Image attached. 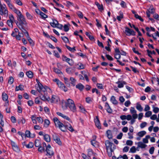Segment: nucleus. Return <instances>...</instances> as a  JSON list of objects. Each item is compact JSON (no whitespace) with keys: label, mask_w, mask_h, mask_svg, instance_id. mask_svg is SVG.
<instances>
[{"label":"nucleus","mask_w":159,"mask_h":159,"mask_svg":"<svg viewBox=\"0 0 159 159\" xmlns=\"http://www.w3.org/2000/svg\"><path fill=\"white\" fill-rule=\"evenodd\" d=\"M34 146V144L32 142H30L29 144L25 145L26 147L28 148H32Z\"/></svg>","instance_id":"42"},{"label":"nucleus","mask_w":159,"mask_h":159,"mask_svg":"<svg viewBox=\"0 0 159 159\" xmlns=\"http://www.w3.org/2000/svg\"><path fill=\"white\" fill-rule=\"evenodd\" d=\"M13 22V21L8 20L7 21V24L10 27H12V23Z\"/></svg>","instance_id":"55"},{"label":"nucleus","mask_w":159,"mask_h":159,"mask_svg":"<svg viewBox=\"0 0 159 159\" xmlns=\"http://www.w3.org/2000/svg\"><path fill=\"white\" fill-rule=\"evenodd\" d=\"M57 24H58V22L55 19H52V22L50 23V25L53 28L56 27Z\"/></svg>","instance_id":"17"},{"label":"nucleus","mask_w":159,"mask_h":159,"mask_svg":"<svg viewBox=\"0 0 159 159\" xmlns=\"http://www.w3.org/2000/svg\"><path fill=\"white\" fill-rule=\"evenodd\" d=\"M152 112L150 111H148L145 113V116L146 117H150L152 115Z\"/></svg>","instance_id":"49"},{"label":"nucleus","mask_w":159,"mask_h":159,"mask_svg":"<svg viewBox=\"0 0 159 159\" xmlns=\"http://www.w3.org/2000/svg\"><path fill=\"white\" fill-rule=\"evenodd\" d=\"M65 106L64 107L62 106V108L65 110L68 107L70 110L73 112H75L76 111V108L75 105V104L73 100L69 98L65 102Z\"/></svg>","instance_id":"1"},{"label":"nucleus","mask_w":159,"mask_h":159,"mask_svg":"<svg viewBox=\"0 0 159 159\" xmlns=\"http://www.w3.org/2000/svg\"><path fill=\"white\" fill-rule=\"evenodd\" d=\"M53 138L54 140L58 145H61L62 144L61 142V140L56 135H53Z\"/></svg>","instance_id":"12"},{"label":"nucleus","mask_w":159,"mask_h":159,"mask_svg":"<svg viewBox=\"0 0 159 159\" xmlns=\"http://www.w3.org/2000/svg\"><path fill=\"white\" fill-rule=\"evenodd\" d=\"M105 144L106 146V149L107 152V154L109 156V153L108 152V150L109 147V140H106L105 142Z\"/></svg>","instance_id":"22"},{"label":"nucleus","mask_w":159,"mask_h":159,"mask_svg":"<svg viewBox=\"0 0 159 159\" xmlns=\"http://www.w3.org/2000/svg\"><path fill=\"white\" fill-rule=\"evenodd\" d=\"M53 120L55 123L56 127H58L61 131L63 132L66 131V127L65 126L57 117H54Z\"/></svg>","instance_id":"3"},{"label":"nucleus","mask_w":159,"mask_h":159,"mask_svg":"<svg viewBox=\"0 0 159 159\" xmlns=\"http://www.w3.org/2000/svg\"><path fill=\"white\" fill-rule=\"evenodd\" d=\"M111 100L114 104H116L117 103V101L116 100L114 96H112L111 97Z\"/></svg>","instance_id":"39"},{"label":"nucleus","mask_w":159,"mask_h":159,"mask_svg":"<svg viewBox=\"0 0 159 159\" xmlns=\"http://www.w3.org/2000/svg\"><path fill=\"white\" fill-rule=\"evenodd\" d=\"M50 122L49 120L48 119H45L44 120L43 126L44 127L47 128L48 126L50 124Z\"/></svg>","instance_id":"26"},{"label":"nucleus","mask_w":159,"mask_h":159,"mask_svg":"<svg viewBox=\"0 0 159 159\" xmlns=\"http://www.w3.org/2000/svg\"><path fill=\"white\" fill-rule=\"evenodd\" d=\"M18 122L19 124H24L25 123V120L24 118L23 117H22L21 118H20L18 120Z\"/></svg>","instance_id":"23"},{"label":"nucleus","mask_w":159,"mask_h":159,"mask_svg":"<svg viewBox=\"0 0 159 159\" xmlns=\"http://www.w3.org/2000/svg\"><path fill=\"white\" fill-rule=\"evenodd\" d=\"M16 3L19 6H22V3L20 0H14Z\"/></svg>","instance_id":"63"},{"label":"nucleus","mask_w":159,"mask_h":159,"mask_svg":"<svg viewBox=\"0 0 159 159\" xmlns=\"http://www.w3.org/2000/svg\"><path fill=\"white\" fill-rule=\"evenodd\" d=\"M136 111L134 107H131L130 109V112L131 114H134L136 113Z\"/></svg>","instance_id":"59"},{"label":"nucleus","mask_w":159,"mask_h":159,"mask_svg":"<svg viewBox=\"0 0 159 159\" xmlns=\"http://www.w3.org/2000/svg\"><path fill=\"white\" fill-rule=\"evenodd\" d=\"M120 5L123 8H126L127 7L125 3L123 1H121Z\"/></svg>","instance_id":"61"},{"label":"nucleus","mask_w":159,"mask_h":159,"mask_svg":"<svg viewBox=\"0 0 159 159\" xmlns=\"http://www.w3.org/2000/svg\"><path fill=\"white\" fill-rule=\"evenodd\" d=\"M35 146L36 147H39L41 146V144L39 140H36L34 143Z\"/></svg>","instance_id":"40"},{"label":"nucleus","mask_w":159,"mask_h":159,"mask_svg":"<svg viewBox=\"0 0 159 159\" xmlns=\"http://www.w3.org/2000/svg\"><path fill=\"white\" fill-rule=\"evenodd\" d=\"M17 19L18 21H17L16 24L18 27L27 26V23L25 16L23 15L19 17H17Z\"/></svg>","instance_id":"2"},{"label":"nucleus","mask_w":159,"mask_h":159,"mask_svg":"<svg viewBox=\"0 0 159 159\" xmlns=\"http://www.w3.org/2000/svg\"><path fill=\"white\" fill-rule=\"evenodd\" d=\"M116 83L118 84V87L119 88H122L124 87V85L126 84V82L124 81H119L117 82Z\"/></svg>","instance_id":"14"},{"label":"nucleus","mask_w":159,"mask_h":159,"mask_svg":"<svg viewBox=\"0 0 159 159\" xmlns=\"http://www.w3.org/2000/svg\"><path fill=\"white\" fill-rule=\"evenodd\" d=\"M77 65L79 66L78 69L79 70H81L84 69L85 68V66L81 63H79L77 64Z\"/></svg>","instance_id":"33"},{"label":"nucleus","mask_w":159,"mask_h":159,"mask_svg":"<svg viewBox=\"0 0 159 159\" xmlns=\"http://www.w3.org/2000/svg\"><path fill=\"white\" fill-rule=\"evenodd\" d=\"M44 93L43 94L41 93L39 95V97L42 100L45 101H49L50 99V98L48 97H46V93Z\"/></svg>","instance_id":"9"},{"label":"nucleus","mask_w":159,"mask_h":159,"mask_svg":"<svg viewBox=\"0 0 159 159\" xmlns=\"http://www.w3.org/2000/svg\"><path fill=\"white\" fill-rule=\"evenodd\" d=\"M65 126V127H66V128H67L71 132H73L74 131L73 128L70 124H69L68 125H66Z\"/></svg>","instance_id":"31"},{"label":"nucleus","mask_w":159,"mask_h":159,"mask_svg":"<svg viewBox=\"0 0 159 159\" xmlns=\"http://www.w3.org/2000/svg\"><path fill=\"white\" fill-rule=\"evenodd\" d=\"M70 83L73 86H75L76 82V80L73 77H70Z\"/></svg>","instance_id":"30"},{"label":"nucleus","mask_w":159,"mask_h":159,"mask_svg":"<svg viewBox=\"0 0 159 159\" xmlns=\"http://www.w3.org/2000/svg\"><path fill=\"white\" fill-rule=\"evenodd\" d=\"M26 15L28 19L30 20H32V16L28 12H26Z\"/></svg>","instance_id":"57"},{"label":"nucleus","mask_w":159,"mask_h":159,"mask_svg":"<svg viewBox=\"0 0 159 159\" xmlns=\"http://www.w3.org/2000/svg\"><path fill=\"white\" fill-rule=\"evenodd\" d=\"M88 156L89 157H90L93 154V151L92 149H89L88 150Z\"/></svg>","instance_id":"36"},{"label":"nucleus","mask_w":159,"mask_h":159,"mask_svg":"<svg viewBox=\"0 0 159 159\" xmlns=\"http://www.w3.org/2000/svg\"><path fill=\"white\" fill-rule=\"evenodd\" d=\"M37 120L38 121V123L39 124H42L43 122V120L40 116L37 117Z\"/></svg>","instance_id":"44"},{"label":"nucleus","mask_w":159,"mask_h":159,"mask_svg":"<svg viewBox=\"0 0 159 159\" xmlns=\"http://www.w3.org/2000/svg\"><path fill=\"white\" fill-rule=\"evenodd\" d=\"M105 109L109 113V105L108 103L107 102H106L105 103Z\"/></svg>","instance_id":"46"},{"label":"nucleus","mask_w":159,"mask_h":159,"mask_svg":"<svg viewBox=\"0 0 159 159\" xmlns=\"http://www.w3.org/2000/svg\"><path fill=\"white\" fill-rule=\"evenodd\" d=\"M8 11L6 5L5 4H2L0 1V15L1 16H8Z\"/></svg>","instance_id":"4"},{"label":"nucleus","mask_w":159,"mask_h":159,"mask_svg":"<svg viewBox=\"0 0 159 159\" xmlns=\"http://www.w3.org/2000/svg\"><path fill=\"white\" fill-rule=\"evenodd\" d=\"M134 16L136 18L139 19L142 22L143 21V20L141 18L140 16H139L138 14H135Z\"/></svg>","instance_id":"56"},{"label":"nucleus","mask_w":159,"mask_h":159,"mask_svg":"<svg viewBox=\"0 0 159 159\" xmlns=\"http://www.w3.org/2000/svg\"><path fill=\"white\" fill-rule=\"evenodd\" d=\"M91 144L95 147L98 146V143L94 140H92L91 141Z\"/></svg>","instance_id":"32"},{"label":"nucleus","mask_w":159,"mask_h":159,"mask_svg":"<svg viewBox=\"0 0 159 159\" xmlns=\"http://www.w3.org/2000/svg\"><path fill=\"white\" fill-rule=\"evenodd\" d=\"M133 143V141L130 140H127L126 142V144L128 145L132 146Z\"/></svg>","instance_id":"60"},{"label":"nucleus","mask_w":159,"mask_h":159,"mask_svg":"<svg viewBox=\"0 0 159 159\" xmlns=\"http://www.w3.org/2000/svg\"><path fill=\"white\" fill-rule=\"evenodd\" d=\"M66 46L68 50L72 52H74L76 50L75 49V47L71 48L66 45Z\"/></svg>","instance_id":"34"},{"label":"nucleus","mask_w":159,"mask_h":159,"mask_svg":"<svg viewBox=\"0 0 159 159\" xmlns=\"http://www.w3.org/2000/svg\"><path fill=\"white\" fill-rule=\"evenodd\" d=\"M2 98L4 101H7V103H8V96L7 94L3 92L2 94Z\"/></svg>","instance_id":"15"},{"label":"nucleus","mask_w":159,"mask_h":159,"mask_svg":"<svg viewBox=\"0 0 159 159\" xmlns=\"http://www.w3.org/2000/svg\"><path fill=\"white\" fill-rule=\"evenodd\" d=\"M46 151L47 153V154H46L47 156L48 155L52 156L53 155L54 152L52 150L50 144H48L47 146Z\"/></svg>","instance_id":"6"},{"label":"nucleus","mask_w":159,"mask_h":159,"mask_svg":"<svg viewBox=\"0 0 159 159\" xmlns=\"http://www.w3.org/2000/svg\"><path fill=\"white\" fill-rule=\"evenodd\" d=\"M26 26H22L21 27H18L19 29L22 31V32L25 34L27 31L25 29V28Z\"/></svg>","instance_id":"38"},{"label":"nucleus","mask_w":159,"mask_h":159,"mask_svg":"<svg viewBox=\"0 0 159 159\" xmlns=\"http://www.w3.org/2000/svg\"><path fill=\"white\" fill-rule=\"evenodd\" d=\"M26 75L30 78H32L33 77V74L31 71H29L27 72L26 73Z\"/></svg>","instance_id":"29"},{"label":"nucleus","mask_w":159,"mask_h":159,"mask_svg":"<svg viewBox=\"0 0 159 159\" xmlns=\"http://www.w3.org/2000/svg\"><path fill=\"white\" fill-rule=\"evenodd\" d=\"M138 147L140 148H145L147 146V145L144 144L142 142H139L138 143Z\"/></svg>","instance_id":"19"},{"label":"nucleus","mask_w":159,"mask_h":159,"mask_svg":"<svg viewBox=\"0 0 159 159\" xmlns=\"http://www.w3.org/2000/svg\"><path fill=\"white\" fill-rule=\"evenodd\" d=\"M59 98L58 97L55 95H52V97L51 102L56 103L58 102Z\"/></svg>","instance_id":"16"},{"label":"nucleus","mask_w":159,"mask_h":159,"mask_svg":"<svg viewBox=\"0 0 159 159\" xmlns=\"http://www.w3.org/2000/svg\"><path fill=\"white\" fill-rule=\"evenodd\" d=\"M62 59L63 61L67 62L70 65L72 66V64L70 62V61H72V59L67 58L66 56H62Z\"/></svg>","instance_id":"13"},{"label":"nucleus","mask_w":159,"mask_h":159,"mask_svg":"<svg viewBox=\"0 0 159 159\" xmlns=\"http://www.w3.org/2000/svg\"><path fill=\"white\" fill-rule=\"evenodd\" d=\"M146 133V132L145 131H142L140 132H139L137 135L140 137H143Z\"/></svg>","instance_id":"27"},{"label":"nucleus","mask_w":159,"mask_h":159,"mask_svg":"<svg viewBox=\"0 0 159 159\" xmlns=\"http://www.w3.org/2000/svg\"><path fill=\"white\" fill-rule=\"evenodd\" d=\"M77 14L80 18H83V16L81 12L80 11H78Z\"/></svg>","instance_id":"64"},{"label":"nucleus","mask_w":159,"mask_h":159,"mask_svg":"<svg viewBox=\"0 0 159 159\" xmlns=\"http://www.w3.org/2000/svg\"><path fill=\"white\" fill-rule=\"evenodd\" d=\"M16 91H18L19 90L22 91L24 90V86L20 84L18 86H16L15 89Z\"/></svg>","instance_id":"25"},{"label":"nucleus","mask_w":159,"mask_h":159,"mask_svg":"<svg viewBox=\"0 0 159 159\" xmlns=\"http://www.w3.org/2000/svg\"><path fill=\"white\" fill-rule=\"evenodd\" d=\"M95 4L100 11H102L103 10V6L102 5H100L98 2H95Z\"/></svg>","instance_id":"37"},{"label":"nucleus","mask_w":159,"mask_h":159,"mask_svg":"<svg viewBox=\"0 0 159 159\" xmlns=\"http://www.w3.org/2000/svg\"><path fill=\"white\" fill-rule=\"evenodd\" d=\"M64 80L65 81V83L68 86L70 85V83L69 81V80L68 78L66 77H64Z\"/></svg>","instance_id":"52"},{"label":"nucleus","mask_w":159,"mask_h":159,"mask_svg":"<svg viewBox=\"0 0 159 159\" xmlns=\"http://www.w3.org/2000/svg\"><path fill=\"white\" fill-rule=\"evenodd\" d=\"M54 82H56L59 87L61 89L63 90L65 92H66L67 90V88L66 87L65 85L57 79H55L53 80Z\"/></svg>","instance_id":"5"},{"label":"nucleus","mask_w":159,"mask_h":159,"mask_svg":"<svg viewBox=\"0 0 159 159\" xmlns=\"http://www.w3.org/2000/svg\"><path fill=\"white\" fill-rule=\"evenodd\" d=\"M118 159H128V157L126 154H124L123 156L120 155L118 157Z\"/></svg>","instance_id":"41"},{"label":"nucleus","mask_w":159,"mask_h":159,"mask_svg":"<svg viewBox=\"0 0 159 159\" xmlns=\"http://www.w3.org/2000/svg\"><path fill=\"white\" fill-rule=\"evenodd\" d=\"M136 109L140 111H142L143 110V108L141 106V105L137 103L136 106Z\"/></svg>","instance_id":"35"},{"label":"nucleus","mask_w":159,"mask_h":159,"mask_svg":"<svg viewBox=\"0 0 159 159\" xmlns=\"http://www.w3.org/2000/svg\"><path fill=\"white\" fill-rule=\"evenodd\" d=\"M150 136L149 135H146L145 138H143V142L144 143H148V139L150 138Z\"/></svg>","instance_id":"28"},{"label":"nucleus","mask_w":159,"mask_h":159,"mask_svg":"<svg viewBox=\"0 0 159 159\" xmlns=\"http://www.w3.org/2000/svg\"><path fill=\"white\" fill-rule=\"evenodd\" d=\"M44 139L47 142H49L50 141V136L48 134H45L44 135Z\"/></svg>","instance_id":"20"},{"label":"nucleus","mask_w":159,"mask_h":159,"mask_svg":"<svg viewBox=\"0 0 159 159\" xmlns=\"http://www.w3.org/2000/svg\"><path fill=\"white\" fill-rule=\"evenodd\" d=\"M136 151V148L134 146L132 147L130 149V152L132 153H135Z\"/></svg>","instance_id":"51"},{"label":"nucleus","mask_w":159,"mask_h":159,"mask_svg":"<svg viewBox=\"0 0 159 159\" xmlns=\"http://www.w3.org/2000/svg\"><path fill=\"white\" fill-rule=\"evenodd\" d=\"M11 142L13 150L16 152H19L20 151V149L16 143L12 140H11Z\"/></svg>","instance_id":"7"},{"label":"nucleus","mask_w":159,"mask_h":159,"mask_svg":"<svg viewBox=\"0 0 159 159\" xmlns=\"http://www.w3.org/2000/svg\"><path fill=\"white\" fill-rule=\"evenodd\" d=\"M147 123L145 122H143L140 125V127L141 128H143L145 127L147 125Z\"/></svg>","instance_id":"62"},{"label":"nucleus","mask_w":159,"mask_h":159,"mask_svg":"<svg viewBox=\"0 0 159 159\" xmlns=\"http://www.w3.org/2000/svg\"><path fill=\"white\" fill-rule=\"evenodd\" d=\"M125 31L127 35H132L134 36L135 35V32L132 29H130L128 27L125 28Z\"/></svg>","instance_id":"8"},{"label":"nucleus","mask_w":159,"mask_h":159,"mask_svg":"<svg viewBox=\"0 0 159 159\" xmlns=\"http://www.w3.org/2000/svg\"><path fill=\"white\" fill-rule=\"evenodd\" d=\"M40 15L42 17V18L43 19H45L48 17V16L42 12H40Z\"/></svg>","instance_id":"53"},{"label":"nucleus","mask_w":159,"mask_h":159,"mask_svg":"<svg viewBox=\"0 0 159 159\" xmlns=\"http://www.w3.org/2000/svg\"><path fill=\"white\" fill-rule=\"evenodd\" d=\"M14 82V78L12 77H10L8 80V83L10 84H13Z\"/></svg>","instance_id":"43"},{"label":"nucleus","mask_w":159,"mask_h":159,"mask_svg":"<svg viewBox=\"0 0 159 159\" xmlns=\"http://www.w3.org/2000/svg\"><path fill=\"white\" fill-rule=\"evenodd\" d=\"M72 69L71 68H68L66 69V71L68 74H71L72 73Z\"/></svg>","instance_id":"50"},{"label":"nucleus","mask_w":159,"mask_h":159,"mask_svg":"<svg viewBox=\"0 0 159 159\" xmlns=\"http://www.w3.org/2000/svg\"><path fill=\"white\" fill-rule=\"evenodd\" d=\"M76 88L80 91H82L84 88V86L81 83H79L76 85Z\"/></svg>","instance_id":"18"},{"label":"nucleus","mask_w":159,"mask_h":159,"mask_svg":"<svg viewBox=\"0 0 159 159\" xmlns=\"http://www.w3.org/2000/svg\"><path fill=\"white\" fill-rule=\"evenodd\" d=\"M123 18V14L122 12H120V15L119 16H117L116 17L117 19L119 21H120L121 19Z\"/></svg>","instance_id":"24"},{"label":"nucleus","mask_w":159,"mask_h":159,"mask_svg":"<svg viewBox=\"0 0 159 159\" xmlns=\"http://www.w3.org/2000/svg\"><path fill=\"white\" fill-rule=\"evenodd\" d=\"M39 88L37 89V90L39 93H41L42 92L44 93L46 92V89L41 84L38 85Z\"/></svg>","instance_id":"10"},{"label":"nucleus","mask_w":159,"mask_h":159,"mask_svg":"<svg viewBox=\"0 0 159 159\" xmlns=\"http://www.w3.org/2000/svg\"><path fill=\"white\" fill-rule=\"evenodd\" d=\"M94 121L96 126L98 129H101V124L98 116H96V118L94 119Z\"/></svg>","instance_id":"11"},{"label":"nucleus","mask_w":159,"mask_h":159,"mask_svg":"<svg viewBox=\"0 0 159 159\" xmlns=\"http://www.w3.org/2000/svg\"><path fill=\"white\" fill-rule=\"evenodd\" d=\"M155 150V148L154 147H151L149 150V152L151 154H152Z\"/></svg>","instance_id":"58"},{"label":"nucleus","mask_w":159,"mask_h":159,"mask_svg":"<svg viewBox=\"0 0 159 159\" xmlns=\"http://www.w3.org/2000/svg\"><path fill=\"white\" fill-rule=\"evenodd\" d=\"M53 70L54 72H55L57 74H60L61 73H62V72L60 70L57 68H54L53 69Z\"/></svg>","instance_id":"48"},{"label":"nucleus","mask_w":159,"mask_h":159,"mask_svg":"<svg viewBox=\"0 0 159 159\" xmlns=\"http://www.w3.org/2000/svg\"><path fill=\"white\" fill-rule=\"evenodd\" d=\"M62 39L63 40L65 43H67L69 42L68 38L66 36H63L61 37Z\"/></svg>","instance_id":"54"},{"label":"nucleus","mask_w":159,"mask_h":159,"mask_svg":"<svg viewBox=\"0 0 159 159\" xmlns=\"http://www.w3.org/2000/svg\"><path fill=\"white\" fill-rule=\"evenodd\" d=\"M25 137H33L30 136V132L29 130H27L25 132Z\"/></svg>","instance_id":"47"},{"label":"nucleus","mask_w":159,"mask_h":159,"mask_svg":"<svg viewBox=\"0 0 159 159\" xmlns=\"http://www.w3.org/2000/svg\"><path fill=\"white\" fill-rule=\"evenodd\" d=\"M7 4L9 8L12 11L15 8L14 6L11 3V2L7 3Z\"/></svg>","instance_id":"45"},{"label":"nucleus","mask_w":159,"mask_h":159,"mask_svg":"<svg viewBox=\"0 0 159 159\" xmlns=\"http://www.w3.org/2000/svg\"><path fill=\"white\" fill-rule=\"evenodd\" d=\"M13 11L17 14V17H19L20 16L23 15L20 11L16 9V8Z\"/></svg>","instance_id":"21"}]
</instances>
